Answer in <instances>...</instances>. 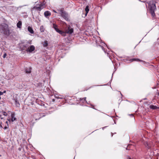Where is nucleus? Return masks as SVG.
Returning <instances> with one entry per match:
<instances>
[{"label":"nucleus","instance_id":"f8f14e48","mask_svg":"<svg viewBox=\"0 0 159 159\" xmlns=\"http://www.w3.org/2000/svg\"><path fill=\"white\" fill-rule=\"evenodd\" d=\"M11 121L13 122L16 120V118L14 117V114H11Z\"/></svg>","mask_w":159,"mask_h":159},{"label":"nucleus","instance_id":"a211bd4d","mask_svg":"<svg viewBox=\"0 0 159 159\" xmlns=\"http://www.w3.org/2000/svg\"><path fill=\"white\" fill-rule=\"evenodd\" d=\"M40 30L41 32H43L44 31V28L43 26L42 25L40 27Z\"/></svg>","mask_w":159,"mask_h":159},{"label":"nucleus","instance_id":"c85d7f7f","mask_svg":"<svg viewBox=\"0 0 159 159\" xmlns=\"http://www.w3.org/2000/svg\"><path fill=\"white\" fill-rule=\"evenodd\" d=\"M6 123H7V125H8V122L7 121H6Z\"/></svg>","mask_w":159,"mask_h":159},{"label":"nucleus","instance_id":"a878e982","mask_svg":"<svg viewBox=\"0 0 159 159\" xmlns=\"http://www.w3.org/2000/svg\"><path fill=\"white\" fill-rule=\"evenodd\" d=\"M86 97L83 98V99H84V101H86Z\"/></svg>","mask_w":159,"mask_h":159},{"label":"nucleus","instance_id":"f03ea898","mask_svg":"<svg viewBox=\"0 0 159 159\" xmlns=\"http://www.w3.org/2000/svg\"><path fill=\"white\" fill-rule=\"evenodd\" d=\"M148 8L152 16L154 17L155 16V11L156 9L155 4L152 2H150L149 4Z\"/></svg>","mask_w":159,"mask_h":159},{"label":"nucleus","instance_id":"6ab92c4d","mask_svg":"<svg viewBox=\"0 0 159 159\" xmlns=\"http://www.w3.org/2000/svg\"><path fill=\"white\" fill-rule=\"evenodd\" d=\"M129 61H131V62H132V61H140V60L138 59H135V58H134V59H131L129 60Z\"/></svg>","mask_w":159,"mask_h":159},{"label":"nucleus","instance_id":"72a5a7b5","mask_svg":"<svg viewBox=\"0 0 159 159\" xmlns=\"http://www.w3.org/2000/svg\"><path fill=\"white\" fill-rule=\"evenodd\" d=\"M82 99H83V98L81 99H80V100H82Z\"/></svg>","mask_w":159,"mask_h":159},{"label":"nucleus","instance_id":"6e6552de","mask_svg":"<svg viewBox=\"0 0 159 159\" xmlns=\"http://www.w3.org/2000/svg\"><path fill=\"white\" fill-rule=\"evenodd\" d=\"M44 14V16L47 18H48V16H50L51 15V12L49 11H45Z\"/></svg>","mask_w":159,"mask_h":159},{"label":"nucleus","instance_id":"bb28decb","mask_svg":"<svg viewBox=\"0 0 159 159\" xmlns=\"http://www.w3.org/2000/svg\"><path fill=\"white\" fill-rule=\"evenodd\" d=\"M53 11L55 13H57V12L56 11H55V10H53Z\"/></svg>","mask_w":159,"mask_h":159},{"label":"nucleus","instance_id":"f3484780","mask_svg":"<svg viewBox=\"0 0 159 159\" xmlns=\"http://www.w3.org/2000/svg\"><path fill=\"white\" fill-rule=\"evenodd\" d=\"M85 11L86 12V15L89 11V8L88 6H86L85 8Z\"/></svg>","mask_w":159,"mask_h":159},{"label":"nucleus","instance_id":"cd10ccee","mask_svg":"<svg viewBox=\"0 0 159 159\" xmlns=\"http://www.w3.org/2000/svg\"><path fill=\"white\" fill-rule=\"evenodd\" d=\"M2 93H6V91H3V92H2Z\"/></svg>","mask_w":159,"mask_h":159},{"label":"nucleus","instance_id":"ddd939ff","mask_svg":"<svg viewBox=\"0 0 159 159\" xmlns=\"http://www.w3.org/2000/svg\"><path fill=\"white\" fill-rule=\"evenodd\" d=\"M22 26V22L21 21H19L17 24V26L19 28H21Z\"/></svg>","mask_w":159,"mask_h":159},{"label":"nucleus","instance_id":"9b49d317","mask_svg":"<svg viewBox=\"0 0 159 159\" xmlns=\"http://www.w3.org/2000/svg\"><path fill=\"white\" fill-rule=\"evenodd\" d=\"M28 31L31 34H33L34 31L33 30L32 28L28 26Z\"/></svg>","mask_w":159,"mask_h":159},{"label":"nucleus","instance_id":"dca6fc26","mask_svg":"<svg viewBox=\"0 0 159 159\" xmlns=\"http://www.w3.org/2000/svg\"><path fill=\"white\" fill-rule=\"evenodd\" d=\"M15 104L16 106L17 107H19L20 106V104L19 102L17 99H15Z\"/></svg>","mask_w":159,"mask_h":159},{"label":"nucleus","instance_id":"0eeeda50","mask_svg":"<svg viewBox=\"0 0 159 159\" xmlns=\"http://www.w3.org/2000/svg\"><path fill=\"white\" fill-rule=\"evenodd\" d=\"M35 49V47L33 45H31L29 47L28 49L26 50L27 52H31L33 51Z\"/></svg>","mask_w":159,"mask_h":159},{"label":"nucleus","instance_id":"f257e3e1","mask_svg":"<svg viewBox=\"0 0 159 159\" xmlns=\"http://www.w3.org/2000/svg\"><path fill=\"white\" fill-rule=\"evenodd\" d=\"M0 32L2 34L8 36L10 34L8 26L5 24L0 25Z\"/></svg>","mask_w":159,"mask_h":159},{"label":"nucleus","instance_id":"5701e85b","mask_svg":"<svg viewBox=\"0 0 159 159\" xmlns=\"http://www.w3.org/2000/svg\"><path fill=\"white\" fill-rule=\"evenodd\" d=\"M0 118L1 119H3L4 118L3 117H2V115H0Z\"/></svg>","mask_w":159,"mask_h":159},{"label":"nucleus","instance_id":"c756f323","mask_svg":"<svg viewBox=\"0 0 159 159\" xmlns=\"http://www.w3.org/2000/svg\"><path fill=\"white\" fill-rule=\"evenodd\" d=\"M8 121H11V120L10 119H8Z\"/></svg>","mask_w":159,"mask_h":159},{"label":"nucleus","instance_id":"9d476101","mask_svg":"<svg viewBox=\"0 0 159 159\" xmlns=\"http://www.w3.org/2000/svg\"><path fill=\"white\" fill-rule=\"evenodd\" d=\"M149 107L150 109H159V107H157L156 106H154L152 105H150L149 106Z\"/></svg>","mask_w":159,"mask_h":159},{"label":"nucleus","instance_id":"473e14b6","mask_svg":"<svg viewBox=\"0 0 159 159\" xmlns=\"http://www.w3.org/2000/svg\"><path fill=\"white\" fill-rule=\"evenodd\" d=\"M82 99H83V98L81 99H80V100H82Z\"/></svg>","mask_w":159,"mask_h":159},{"label":"nucleus","instance_id":"20e7f679","mask_svg":"<svg viewBox=\"0 0 159 159\" xmlns=\"http://www.w3.org/2000/svg\"><path fill=\"white\" fill-rule=\"evenodd\" d=\"M45 3L44 2L40 3L39 4H37L36 5L32 8V9H35L37 11H40L44 7Z\"/></svg>","mask_w":159,"mask_h":159},{"label":"nucleus","instance_id":"412c9836","mask_svg":"<svg viewBox=\"0 0 159 159\" xmlns=\"http://www.w3.org/2000/svg\"><path fill=\"white\" fill-rule=\"evenodd\" d=\"M7 55L6 53H5L4 54V55H3V57L4 58H5V57H6V56H7Z\"/></svg>","mask_w":159,"mask_h":159},{"label":"nucleus","instance_id":"2eb2a0df","mask_svg":"<svg viewBox=\"0 0 159 159\" xmlns=\"http://www.w3.org/2000/svg\"><path fill=\"white\" fill-rule=\"evenodd\" d=\"M43 46L44 47H47L48 45V41H44L43 42Z\"/></svg>","mask_w":159,"mask_h":159},{"label":"nucleus","instance_id":"4468645a","mask_svg":"<svg viewBox=\"0 0 159 159\" xmlns=\"http://www.w3.org/2000/svg\"><path fill=\"white\" fill-rule=\"evenodd\" d=\"M40 116V114L39 113H37L36 114H35L34 115V118H35V120H37L38 119H39L40 117H39L38 119L36 117L37 116Z\"/></svg>","mask_w":159,"mask_h":159},{"label":"nucleus","instance_id":"1a4fd4ad","mask_svg":"<svg viewBox=\"0 0 159 159\" xmlns=\"http://www.w3.org/2000/svg\"><path fill=\"white\" fill-rule=\"evenodd\" d=\"M31 68L30 67L26 68L25 69V72L26 73L30 74L31 72Z\"/></svg>","mask_w":159,"mask_h":159},{"label":"nucleus","instance_id":"7ed1b4c3","mask_svg":"<svg viewBox=\"0 0 159 159\" xmlns=\"http://www.w3.org/2000/svg\"><path fill=\"white\" fill-rule=\"evenodd\" d=\"M58 13L61 16L66 20L69 21V16L68 14L64 11L63 8H61L58 10Z\"/></svg>","mask_w":159,"mask_h":159},{"label":"nucleus","instance_id":"393cba45","mask_svg":"<svg viewBox=\"0 0 159 159\" xmlns=\"http://www.w3.org/2000/svg\"><path fill=\"white\" fill-rule=\"evenodd\" d=\"M7 128V127L6 126H5L4 128V129H6Z\"/></svg>","mask_w":159,"mask_h":159},{"label":"nucleus","instance_id":"423d86ee","mask_svg":"<svg viewBox=\"0 0 159 159\" xmlns=\"http://www.w3.org/2000/svg\"><path fill=\"white\" fill-rule=\"evenodd\" d=\"M64 32L66 33V34L67 33L70 34L73 32V29L69 25L67 27V28L65 32Z\"/></svg>","mask_w":159,"mask_h":159},{"label":"nucleus","instance_id":"aec40b11","mask_svg":"<svg viewBox=\"0 0 159 159\" xmlns=\"http://www.w3.org/2000/svg\"><path fill=\"white\" fill-rule=\"evenodd\" d=\"M2 113H3V114L4 116H7V114L6 112L3 111L2 112Z\"/></svg>","mask_w":159,"mask_h":159},{"label":"nucleus","instance_id":"7c9ffc66","mask_svg":"<svg viewBox=\"0 0 159 159\" xmlns=\"http://www.w3.org/2000/svg\"><path fill=\"white\" fill-rule=\"evenodd\" d=\"M128 159H131V158H130V157H129V158H128Z\"/></svg>","mask_w":159,"mask_h":159},{"label":"nucleus","instance_id":"2f4dec72","mask_svg":"<svg viewBox=\"0 0 159 159\" xmlns=\"http://www.w3.org/2000/svg\"><path fill=\"white\" fill-rule=\"evenodd\" d=\"M0 127H2V126L1 125H0Z\"/></svg>","mask_w":159,"mask_h":159},{"label":"nucleus","instance_id":"b1692460","mask_svg":"<svg viewBox=\"0 0 159 159\" xmlns=\"http://www.w3.org/2000/svg\"><path fill=\"white\" fill-rule=\"evenodd\" d=\"M130 116L131 117H132L133 118H134V115L133 114H131Z\"/></svg>","mask_w":159,"mask_h":159},{"label":"nucleus","instance_id":"39448f33","mask_svg":"<svg viewBox=\"0 0 159 159\" xmlns=\"http://www.w3.org/2000/svg\"><path fill=\"white\" fill-rule=\"evenodd\" d=\"M53 28L56 30V31L61 34L62 36H66V33L64 31H63L61 30H59L57 27V25L55 24H52Z\"/></svg>","mask_w":159,"mask_h":159},{"label":"nucleus","instance_id":"4be33fe9","mask_svg":"<svg viewBox=\"0 0 159 159\" xmlns=\"http://www.w3.org/2000/svg\"><path fill=\"white\" fill-rule=\"evenodd\" d=\"M130 146H132V145H128L127 147L126 148V150L129 149V148Z\"/></svg>","mask_w":159,"mask_h":159}]
</instances>
